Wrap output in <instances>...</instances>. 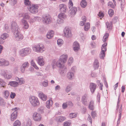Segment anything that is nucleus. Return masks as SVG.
Here are the masks:
<instances>
[{
	"instance_id": "nucleus-1",
	"label": "nucleus",
	"mask_w": 126,
	"mask_h": 126,
	"mask_svg": "<svg viewBox=\"0 0 126 126\" xmlns=\"http://www.w3.org/2000/svg\"><path fill=\"white\" fill-rule=\"evenodd\" d=\"M67 55L66 54H63L61 55L57 62L56 63L53 64V67L56 65L60 68H63L64 65L63 63H65L67 61Z\"/></svg>"
},
{
	"instance_id": "nucleus-2",
	"label": "nucleus",
	"mask_w": 126,
	"mask_h": 126,
	"mask_svg": "<svg viewBox=\"0 0 126 126\" xmlns=\"http://www.w3.org/2000/svg\"><path fill=\"white\" fill-rule=\"evenodd\" d=\"M39 5L33 4L31 3L27 6L28 10L32 13L36 14L38 11V8Z\"/></svg>"
},
{
	"instance_id": "nucleus-3",
	"label": "nucleus",
	"mask_w": 126,
	"mask_h": 126,
	"mask_svg": "<svg viewBox=\"0 0 126 126\" xmlns=\"http://www.w3.org/2000/svg\"><path fill=\"white\" fill-rule=\"evenodd\" d=\"M69 3V6L70 10L69 11V13L71 17L74 16L76 14L77 10V8L75 7H73V4L71 0H70Z\"/></svg>"
},
{
	"instance_id": "nucleus-4",
	"label": "nucleus",
	"mask_w": 126,
	"mask_h": 126,
	"mask_svg": "<svg viewBox=\"0 0 126 126\" xmlns=\"http://www.w3.org/2000/svg\"><path fill=\"white\" fill-rule=\"evenodd\" d=\"M33 50L37 52H43L45 50L43 45L42 44H39L34 45L33 47Z\"/></svg>"
},
{
	"instance_id": "nucleus-5",
	"label": "nucleus",
	"mask_w": 126,
	"mask_h": 126,
	"mask_svg": "<svg viewBox=\"0 0 126 126\" xmlns=\"http://www.w3.org/2000/svg\"><path fill=\"white\" fill-rule=\"evenodd\" d=\"M29 101L33 107L37 106L40 104V102L38 99L35 96H32L30 97Z\"/></svg>"
},
{
	"instance_id": "nucleus-6",
	"label": "nucleus",
	"mask_w": 126,
	"mask_h": 126,
	"mask_svg": "<svg viewBox=\"0 0 126 126\" xmlns=\"http://www.w3.org/2000/svg\"><path fill=\"white\" fill-rule=\"evenodd\" d=\"M20 31H17L14 33V35L15 40L17 41L21 40L23 38V35L20 33Z\"/></svg>"
},
{
	"instance_id": "nucleus-7",
	"label": "nucleus",
	"mask_w": 126,
	"mask_h": 126,
	"mask_svg": "<svg viewBox=\"0 0 126 126\" xmlns=\"http://www.w3.org/2000/svg\"><path fill=\"white\" fill-rule=\"evenodd\" d=\"M107 43H105L103 44L101 47V51L100 53L99 57L101 59H103L105 56V52L106 51L107 48L106 47L107 46Z\"/></svg>"
},
{
	"instance_id": "nucleus-8",
	"label": "nucleus",
	"mask_w": 126,
	"mask_h": 126,
	"mask_svg": "<svg viewBox=\"0 0 126 126\" xmlns=\"http://www.w3.org/2000/svg\"><path fill=\"white\" fill-rule=\"evenodd\" d=\"M11 26L12 31L13 33L17 32V31L20 30V28H18V26L16 22L15 21L11 22Z\"/></svg>"
},
{
	"instance_id": "nucleus-9",
	"label": "nucleus",
	"mask_w": 126,
	"mask_h": 126,
	"mask_svg": "<svg viewBox=\"0 0 126 126\" xmlns=\"http://www.w3.org/2000/svg\"><path fill=\"white\" fill-rule=\"evenodd\" d=\"M63 32L65 36L69 38H71L72 36V34L71 30L68 27H65L63 30Z\"/></svg>"
},
{
	"instance_id": "nucleus-10",
	"label": "nucleus",
	"mask_w": 126,
	"mask_h": 126,
	"mask_svg": "<svg viewBox=\"0 0 126 126\" xmlns=\"http://www.w3.org/2000/svg\"><path fill=\"white\" fill-rule=\"evenodd\" d=\"M17 109V108H15L12 109V110L14 111L12 113L10 117V119L11 121H13L17 118L18 113Z\"/></svg>"
},
{
	"instance_id": "nucleus-11",
	"label": "nucleus",
	"mask_w": 126,
	"mask_h": 126,
	"mask_svg": "<svg viewBox=\"0 0 126 126\" xmlns=\"http://www.w3.org/2000/svg\"><path fill=\"white\" fill-rule=\"evenodd\" d=\"M43 19L44 22L46 24H49L51 22V18L48 15H44L43 16Z\"/></svg>"
},
{
	"instance_id": "nucleus-12",
	"label": "nucleus",
	"mask_w": 126,
	"mask_h": 126,
	"mask_svg": "<svg viewBox=\"0 0 126 126\" xmlns=\"http://www.w3.org/2000/svg\"><path fill=\"white\" fill-rule=\"evenodd\" d=\"M33 120L36 121H41L42 118L41 115L37 112H34L33 115Z\"/></svg>"
},
{
	"instance_id": "nucleus-13",
	"label": "nucleus",
	"mask_w": 126,
	"mask_h": 126,
	"mask_svg": "<svg viewBox=\"0 0 126 126\" xmlns=\"http://www.w3.org/2000/svg\"><path fill=\"white\" fill-rule=\"evenodd\" d=\"M29 66V63L28 62H26L23 63L20 67V71L22 73L25 72V69L28 68Z\"/></svg>"
},
{
	"instance_id": "nucleus-14",
	"label": "nucleus",
	"mask_w": 126,
	"mask_h": 126,
	"mask_svg": "<svg viewBox=\"0 0 126 126\" xmlns=\"http://www.w3.org/2000/svg\"><path fill=\"white\" fill-rule=\"evenodd\" d=\"M37 61L38 64L40 66H43L45 64L44 59L42 56L38 57Z\"/></svg>"
},
{
	"instance_id": "nucleus-15",
	"label": "nucleus",
	"mask_w": 126,
	"mask_h": 126,
	"mask_svg": "<svg viewBox=\"0 0 126 126\" xmlns=\"http://www.w3.org/2000/svg\"><path fill=\"white\" fill-rule=\"evenodd\" d=\"M60 11L61 13H65L66 11V6L63 4H60L59 6Z\"/></svg>"
},
{
	"instance_id": "nucleus-16",
	"label": "nucleus",
	"mask_w": 126,
	"mask_h": 126,
	"mask_svg": "<svg viewBox=\"0 0 126 126\" xmlns=\"http://www.w3.org/2000/svg\"><path fill=\"white\" fill-rule=\"evenodd\" d=\"M38 95L39 97L42 100L45 101L46 100L47 97L46 95L44 94L42 92H39Z\"/></svg>"
},
{
	"instance_id": "nucleus-17",
	"label": "nucleus",
	"mask_w": 126,
	"mask_h": 126,
	"mask_svg": "<svg viewBox=\"0 0 126 126\" xmlns=\"http://www.w3.org/2000/svg\"><path fill=\"white\" fill-rule=\"evenodd\" d=\"M73 50L75 52L78 51L80 49L79 43L77 42H75L73 43Z\"/></svg>"
},
{
	"instance_id": "nucleus-18",
	"label": "nucleus",
	"mask_w": 126,
	"mask_h": 126,
	"mask_svg": "<svg viewBox=\"0 0 126 126\" xmlns=\"http://www.w3.org/2000/svg\"><path fill=\"white\" fill-rule=\"evenodd\" d=\"M21 22L23 25V28L25 29H27L29 27V25L27 21L24 18L21 19Z\"/></svg>"
},
{
	"instance_id": "nucleus-19",
	"label": "nucleus",
	"mask_w": 126,
	"mask_h": 126,
	"mask_svg": "<svg viewBox=\"0 0 126 126\" xmlns=\"http://www.w3.org/2000/svg\"><path fill=\"white\" fill-rule=\"evenodd\" d=\"M90 88L91 93L93 94L96 88V84L94 83H91L90 84Z\"/></svg>"
},
{
	"instance_id": "nucleus-20",
	"label": "nucleus",
	"mask_w": 126,
	"mask_h": 126,
	"mask_svg": "<svg viewBox=\"0 0 126 126\" xmlns=\"http://www.w3.org/2000/svg\"><path fill=\"white\" fill-rule=\"evenodd\" d=\"M14 80L16 81H18V85H21L25 83V80L24 78H19L17 77H16L15 78Z\"/></svg>"
},
{
	"instance_id": "nucleus-21",
	"label": "nucleus",
	"mask_w": 126,
	"mask_h": 126,
	"mask_svg": "<svg viewBox=\"0 0 126 126\" xmlns=\"http://www.w3.org/2000/svg\"><path fill=\"white\" fill-rule=\"evenodd\" d=\"M32 124V121L31 119H28L22 124V126H31Z\"/></svg>"
},
{
	"instance_id": "nucleus-22",
	"label": "nucleus",
	"mask_w": 126,
	"mask_h": 126,
	"mask_svg": "<svg viewBox=\"0 0 126 126\" xmlns=\"http://www.w3.org/2000/svg\"><path fill=\"white\" fill-rule=\"evenodd\" d=\"M87 95L85 94L81 98V101L82 103L85 105H87Z\"/></svg>"
},
{
	"instance_id": "nucleus-23",
	"label": "nucleus",
	"mask_w": 126,
	"mask_h": 126,
	"mask_svg": "<svg viewBox=\"0 0 126 126\" xmlns=\"http://www.w3.org/2000/svg\"><path fill=\"white\" fill-rule=\"evenodd\" d=\"M66 119L65 117L60 116L56 117L55 120L58 122H62L63 121Z\"/></svg>"
},
{
	"instance_id": "nucleus-24",
	"label": "nucleus",
	"mask_w": 126,
	"mask_h": 126,
	"mask_svg": "<svg viewBox=\"0 0 126 126\" xmlns=\"http://www.w3.org/2000/svg\"><path fill=\"white\" fill-rule=\"evenodd\" d=\"M8 85L14 87H17L18 85V83L17 81H12L9 82Z\"/></svg>"
},
{
	"instance_id": "nucleus-25",
	"label": "nucleus",
	"mask_w": 126,
	"mask_h": 126,
	"mask_svg": "<svg viewBox=\"0 0 126 126\" xmlns=\"http://www.w3.org/2000/svg\"><path fill=\"white\" fill-rule=\"evenodd\" d=\"M54 32L53 31H51L48 32L47 34V37L48 39H50L52 38L54 35Z\"/></svg>"
},
{
	"instance_id": "nucleus-26",
	"label": "nucleus",
	"mask_w": 126,
	"mask_h": 126,
	"mask_svg": "<svg viewBox=\"0 0 126 126\" xmlns=\"http://www.w3.org/2000/svg\"><path fill=\"white\" fill-rule=\"evenodd\" d=\"M99 62L97 59H95L94 62L93 66L94 69H98L99 65Z\"/></svg>"
},
{
	"instance_id": "nucleus-27",
	"label": "nucleus",
	"mask_w": 126,
	"mask_h": 126,
	"mask_svg": "<svg viewBox=\"0 0 126 126\" xmlns=\"http://www.w3.org/2000/svg\"><path fill=\"white\" fill-rule=\"evenodd\" d=\"M74 74L72 72H69L67 73V77L69 79H72L74 78Z\"/></svg>"
},
{
	"instance_id": "nucleus-28",
	"label": "nucleus",
	"mask_w": 126,
	"mask_h": 126,
	"mask_svg": "<svg viewBox=\"0 0 126 126\" xmlns=\"http://www.w3.org/2000/svg\"><path fill=\"white\" fill-rule=\"evenodd\" d=\"M53 104V101L51 99H49L46 102V107L48 109H50V107H51Z\"/></svg>"
},
{
	"instance_id": "nucleus-29",
	"label": "nucleus",
	"mask_w": 126,
	"mask_h": 126,
	"mask_svg": "<svg viewBox=\"0 0 126 126\" xmlns=\"http://www.w3.org/2000/svg\"><path fill=\"white\" fill-rule=\"evenodd\" d=\"M6 84V83L2 79H1L0 80V88L1 87H3L4 88H5V86Z\"/></svg>"
},
{
	"instance_id": "nucleus-30",
	"label": "nucleus",
	"mask_w": 126,
	"mask_h": 126,
	"mask_svg": "<svg viewBox=\"0 0 126 126\" xmlns=\"http://www.w3.org/2000/svg\"><path fill=\"white\" fill-rule=\"evenodd\" d=\"M19 54L20 56L22 57H24L27 56L23 48L22 49L20 50L19 52Z\"/></svg>"
},
{
	"instance_id": "nucleus-31",
	"label": "nucleus",
	"mask_w": 126,
	"mask_h": 126,
	"mask_svg": "<svg viewBox=\"0 0 126 126\" xmlns=\"http://www.w3.org/2000/svg\"><path fill=\"white\" fill-rule=\"evenodd\" d=\"M88 108L90 110H92L94 109V102L93 101L91 100L90 102Z\"/></svg>"
},
{
	"instance_id": "nucleus-32",
	"label": "nucleus",
	"mask_w": 126,
	"mask_h": 126,
	"mask_svg": "<svg viewBox=\"0 0 126 126\" xmlns=\"http://www.w3.org/2000/svg\"><path fill=\"white\" fill-rule=\"evenodd\" d=\"M2 94L4 98L7 99L9 95V92L7 90H4Z\"/></svg>"
},
{
	"instance_id": "nucleus-33",
	"label": "nucleus",
	"mask_w": 126,
	"mask_h": 126,
	"mask_svg": "<svg viewBox=\"0 0 126 126\" xmlns=\"http://www.w3.org/2000/svg\"><path fill=\"white\" fill-rule=\"evenodd\" d=\"M87 4V3L85 0H82L80 2V5L82 7L85 8Z\"/></svg>"
},
{
	"instance_id": "nucleus-34",
	"label": "nucleus",
	"mask_w": 126,
	"mask_h": 126,
	"mask_svg": "<svg viewBox=\"0 0 126 126\" xmlns=\"http://www.w3.org/2000/svg\"><path fill=\"white\" fill-rule=\"evenodd\" d=\"M23 48L27 55H28L31 53V49L30 48L27 47Z\"/></svg>"
},
{
	"instance_id": "nucleus-35",
	"label": "nucleus",
	"mask_w": 126,
	"mask_h": 126,
	"mask_svg": "<svg viewBox=\"0 0 126 126\" xmlns=\"http://www.w3.org/2000/svg\"><path fill=\"white\" fill-rule=\"evenodd\" d=\"M42 86L44 87H47L48 85V81L47 80H45L41 82Z\"/></svg>"
},
{
	"instance_id": "nucleus-36",
	"label": "nucleus",
	"mask_w": 126,
	"mask_h": 126,
	"mask_svg": "<svg viewBox=\"0 0 126 126\" xmlns=\"http://www.w3.org/2000/svg\"><path fill=\"white\" fill-rule=\"evenodd\" d=\"M44 107L43 106H41L39 107L38 109L37 110L38 112L41 113L44 112Z\"/></svg>"
},
{
	"instance_id": "nucleus-37",
	"label": "nucleus",
	"mask_w": 126,
	"mask_h": 126,
	"mask_svg": "<svg viewBox=\"0 0 126 126\" xmlns=\"http://www.w3.org/2000/svg\"><path fill=\"white\" fill-rule=\"evenodd\" d=\"M109 36V33H105L103 36V41L104 42H106L107 39Z\"/></svg>"
},
{
	"instance_id": "nucleus-38",
	"label": "nucleus",
	"mask_w": 126,
	"mask_h": 126,
	"mask_svg": "<svg viewBox=\"0 0 126 126\" xmlns=\"http://www.w3.org/2000/svg\"><path fill=\"white\" fill-rule=\"evenodd\" d=\"M21 123L19 120H16L13 124V126H21Z\"/></svg>"
},
{
	"instance_id": "nucleus-39",
	"label": "nucleus",
	"mask_w": 126,
	"mask_h": 126,
	"mask_svg": "<svg viewBox=\"0 0 126 126\" xmlns=\"http://www.w3.org/2000/svg\"><path fill=\"white\" fill-rule=\"evenodd\" d=\"M90 28V24L89 23H87L85 24L84 30L85 31H87Z\"/></svg>"
},
{
	"instance_id": "nucleus-40",
	"label": "nucleus",
	"mask_w": 126,
	"mask_h": 126,
	"mask_svg": "<svg viewBox=\"0 0 126 126\" xmlns=\"http://www.w3.org/2000/svg\"><path fill=\"white\" fill-rule=\"evenodd\" d=\"M8 36V34L7 33H3L1 35V37H0L3 40V41H4V40L6 39Z\"/></svg>"
},
{
	"instance_id": "nucleus-41",
	"label": "nucleus",
	"mask_w": 126,
	"mask_h": 126,
	"mask_svg": "<svg viewBox=\"0 0 126 126\" xmlns=\"http://www.w3.org/2000/svg\"><path fill=\"white\" fill-rule=\"evenodd\" d=\"M72 89L71 87V85L69 84L66 87L65 91L67 93H68Z\"/></svg>"
},
{
	"instance_id": "nucleus-42",
	"label": "nucleus",
	"mask_w": 126,
	"mask_h": 126,
	"mask_svg": "<svg viewBox=\"0 0 126 126\" xmlns=\"http://www.w3.org/2000/svg\"><path fill=\"white\" fill-rule=\"evenodd\" d=\"M106 25L107 28L109 30H111L112 29V23H109V22H107L106 23Z\"/></svg>"
},
{
	"instance_id": "nucleus-43",
	"label": "nucleus",
	"mask_w": 126,
	"mask_h": 126,
	"mask_svg": "<svg viewBox=\"0 0 126 126\" xmlns=\"http://www.w3.org/2000/svg\"><path fill=\"white\" fill-rule=\"evenodd\" d=\"M63 40L61 39H59L57 41V43L58 45L61 46L63 44Z\"/></svg>"
},
{
	"instance_id": "nucleus-44",
	"label": "nucleus",
	"mask_w": 126,
	"mask_h": 126,
	"mask_svg": "<svg viewBox=\"0 0 126 126\" xmlns=\"http://www.w3.org/2000/svg\"><path fill=\"white\" fill-rule=\"evenodd\" d=\"M23 18H24V19H29L30 17V16L29 14L27 13H25L23 15Z\"/></svg>"
},
{
	"instance_id": "nucleus-45",
	"label": "nucleus",
	"mask_w": 126,
	"mask_h": 126,
	"mask_svg": "<svg viewBox=\"0 0 126 126\" xmlns=\"http://www.w3.org/2000/svg\"><path fill=\"white\" fill-rule=\"evenodd\" d=\"M115 3H114V4H113L112 2H109L108 3V5L112 8H114L116 6Z\"/></svg>"
},
{
	"instance_id": "nucleus-46",
	"label": "nucleus",
	"mask_w": 126,
	"mask_h": 126,
	"mask_svg": "<svg viewBox=\"0 0 126 126\" xmlns=\"http://www.w3.org/2000/svg\"><path fill=\"white\" fill-rule=\"evenodd\" d=\"M108 14L111 17L114 14V11L111 9H109L108 11Z\"/></svg>"
},
{
	"instance_id": "nucleus-47",
	"label": "nucleus",
	"mask_w": 126,
	"mask_h": 126,
	"mask_svg": "<svg viewBox=\"0 0 126 126\" xmlns=\"http://www.w3.org/2000/svg\"><path fill=\"white\" fill-rule=\"evenodd\" d=\"M64 13H62L59 14L58 15V18L63 19L64 17Z\"/></svg>"
},
{
	"instance_id": "nucleus-48",
	"label": "nucleus",
	"mask_w": 126,
	"mask_h": 126,
	"mask_svg": "<svg viewBox=\"0 0 126 126\" xmlns=\"http://www.w3.org/2000/svg\"><path fill=\"white\" fill-rule=\"evenodd\" d=\"M66 68H64V70L63 71L62 70L60 72L61 75L63 77L66 74Z\"/></svg>"
},
{
	"instance_id": "nucleus-49",
	"label": "nucleus",
	"mask_w": 126,
	"mask_h": 126,
	"mask_svg": "<svg viewBox=\"0 0 126 126\" xmlns=\"http://www.w3.org/2000/svg\"><path fill=\"white\" fill-rule=\"evenodd\" d=\"M77 115V114L75 113H71L69 114L70 117L71 119L75 117Z\"/></svg>"
},
{
	"instance_id": "nucleus-50",
	"label": "nucleus",
	"mask_w": 126,
	"mask_h": 126,
	"mask_svg": "<svg viewBox=\"0 0 126 126\" xmlns=\"http://www.w3.org/2000/svg\"><path fill=\"white\" fill-rule=\"evenodd\" d=\"M24 2L25 5L26 6L29 5L31 3L29 0H24Z\"/></svg>"
},
{
	"instance_id": "nucleus-51",
	"label": "nucleus",
	"mask_w": 126,
	"mask_h": 126,
	"mask_svg": "<svg viewBox=\"0 0 126 126\" xmlns=\"http://www.w3.org/2000/svg\"><path fill=\"white\" fill-rule=\"evenodd\" d=\"M63 19L58 18L57 20V23L58 24H61L63 22Z\"/></svg>"
},
{
	"instance_id": "nucleus-52",
	"label": "nucleus",
	"mask_w": 126,
	"mask_h": 126,
	"mask_svg": "<svg viewBox=\"0 0 126 126\" xmlns=\"http://www.w3.org/2000/svg\"><path fill=\"white\" fill-rule=\"evenodd\" d=\"M73 59L72 57H71L69 58L68 60V63L70 65L73 62Z\"/></svg>"
},
{
	"instance_id": "nucleus-53",
	"label": "nucleus",
	"mask_w": 126,
	"mask_h": 126,
	"mask_svg": "<svg viewBox=\"0 0 126 126\" xmlns=\"http://www.w3.org/2000/svg\"><path fill=\"white\" fill-rule=\"evenodd\" d=\"M12 76V74H7L5 77V78L7 79H11Z\"/></svg>"
},
{
	"instance_id": "nucleus-54",
	"label": "nucleus",
	"mask_w": 126,
	"mask_h": 126,
	"mask_svg": "<svg viewBox=\"0 0 126 126\" xmlns=\"http://www.w3.org/2000/svg\"><path fill=\"white\" fill-rule=\"evenodd\" d=\"M71 124L70 122L67 121L64 123V126H69Z\"/></svg>"
},
{
	"instance_id": "nucleus-55",
	"label": "nucleus",
	"mask_w": 126,
	"mask_h": 126,
	"mask_svg": "<svg viewBox=\"0 0 126 126\" xmlns=\"http://www.w3.org/2000/svg\"><path fill=\"white\" fill-rule=\"evenodd\" d=\"M13 5L16 4L17 2V0H9Z\"/></svg>"
},
{
	"instance_id": "nucleus-56",
	"label": "nucleus",
	"mask_w": 126,
	"mask_h": 126,
	"mask_svg": "<svg viewBox=\"0 0 126 126\" xmlns=\"http://www.w3.org/2000/svg\"><path fill=\"white\" fill-rule=\"evenodd\" d=\"M5 61V60L4 59H0V66H3L4 65V62Z\"/></svg>"
},
{
	"instance_id": "nucleus-57",
	"label": "nucleus",
	"mask_w": 126,
	"mask_h": 126,
	"mask_svg": "<svg viewBox=\"0 0 126 126\" xmlns=\"http://www.w3.org/2000/svg\"><path fill=\"white\" fill-rule=\"evenodd\" d=\"M16 96V94L15 93H14L11 92L10 96V97L12 99L14 98Z\"/></svg>"
},
{
	"instance_id": "nucleus-58",
	"label": "nucleus",
	"mask_w": 126,
	"mask_h": 126,
	"mask_svg": "<svg viewBox=\"0 0 126 126\" xmlns=\"http://www.w3.org/2000/svg\"><path fill=\"white\" fill-rule=\"evenodd\" d=\"M1 74L5 78L7 74H6V72L5 71H1Z\"/></svg>"
},
{
	"instance_id": "nucleus-59",
	"label": "nucleus",
	"mask_w": 126,
	"mask_h": 126,
	"mask_svg": "<svg viewBox=\"0 0 126 126\" xmlns=\"http://www.w3.org/2000/svg\"><path fill=\"white\" fill-rule=\"evenodd\" d=\"M100 94L99 93H97V100L99 102H100Z\"/></svg>"
},
{
	"instance_id": "nucleus-60",
	"label": "nucleus",
	"mask_w": 126,
	"mask_h": 126,
	"mask_svg": "<svg viewBox=\"0 0 126 126\" xmlns=\"http://www.w3.org/2000/svg\"><path fill=\"white\" fill-rule=\"evenodd\" d=\"M92 116L93 118H94L96 116V114L95 112L92 111L91 112Z\"/></svg>"
},
{
	"instance_id": "nucleus-61",
	"label": "nucleus",
	"mask_w": 126,
	"mask_h": 126,
	"mask_svg": "<svg viewBox=\"0 0 126 126\" xmlns=\"http://www.w3.org/2000/svg\"><path fill=\"white\" fill-rule=\"evenodd\" d=\"M67 107V105L66 103H64L62 105V107L63 109L66 108Z\"/></svg>"
},
{
	"instance_id": "nucleus-62",
	"label": "nucleus",
	"mask_w": 126,
	"mask_h": 126,
	"mask_svg": "<svg viewBox=\"0 0 126 126\" xmlns=\"http://www.w3.org/2000/svg\"><path fill=\"white\" fill-rule=\"evenodd\" d=\"M60 89V87L59 85H57L55 87V89L56 91L59 90Z\"/></svg>"
},
{
	"instance_id": "nucleus-63",
	"label": "nucleus",
	"mask_w": 126,
	"mask_h": 126,
	"mask_svg": "<svg viewBox=\"0 0 126 126\" xmlns=\"http://www.w3.org/2000/svg\"><path fill=\"white\" fill-rule=\"evenodd\" d=\"M87 120L90 122L91 124H92V121L91 120V118L90 116L89 115H88V117L87 118Z\"/></svg>"
},
{
	"instance_id": "nucleus-64",
	"label": "nucleus",
	"mask_w": 126,
	"mask_h": 126,
	"mask_svg": "<svg viewBox=\"0 0 126 126\" xmlns=\"http://www.w3.org/2000/svg\"><path fill=\"white\" fill-rule=\"evenodd\" d=\"M4 65H9V63L8 61L5 60V62H4Z\"/></svg>"
}]
</instances>
